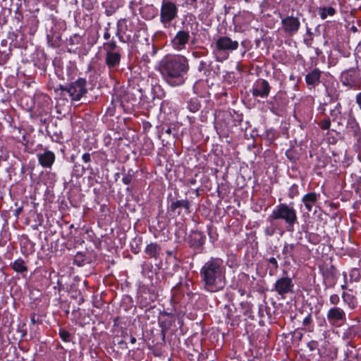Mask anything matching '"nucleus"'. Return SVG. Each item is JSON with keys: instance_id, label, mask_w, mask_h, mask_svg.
I'll use <instances>...</instances> for the list:
<instances>
[{"instance_id": "1", "label": "nucleus", "mask_w": 361, "mask_h": 361, "mask_svg": "<svg viewBox=\"0 0 361 361\" xmlns=\"http://www.w3.org/2000/svg\"><path fill=\"white\" fill-rule=\"evenodd\" d=\"M200 276L207 291L214 293L222 290L226 285L224 260L219 257H211L201 268Z\"/></svg>"}, {"instance_id": "2", "label": "nucleus", "mask_w": 361, "mask_h": 361, "mask_svg": "<svg viewBox=\"0 0 361 361\" xmlns=\"http://www.w3.org/2000/svg\"><path fill=\"white\" fill-rule=\"evenodd\" d=\"M188 70V59L180 54L166 57L161 61L159 66L164 79L172 87L184 83L185 75Z\"/></svg>"}, {"instance_id": "3", "label": "nucleus", "mask_w": 361, "mask_h": 361, "mask_svg": "<svg viewBox=\"0 0 361 361\" xmlns=\"http://www.w3.org/2000/svg\"><path fill=\"white\" fill-rule=\"evenodd\" d=\"M269 219H281L287 224L288 230L293 231V226L297 221V212L293 207V203L289 204L281 203L275 207L269 216Z\"/></svg>"}, {"instance_id": "4", "label": "nucleus", "mask_w": 361, "mask_h": 361, "mask_svg": "<svg viewBox=\"0 0 361 361\" xmlns=\"http://www.w3.org/2000/svg\"><path fill=\"white\" fill-rule=\"evenodd\" d=\"M238 47V41L227 36H220L216 39L213 54L217 61L222 62L228 59L230 53L237 50Z\"/></svg>"}, {"instance_id": "5", "label": "nucleus", "mask_w": 361, "mask_h": 361, "mask_svg": "<svg viewBox=\"0 0 361 361\" xmlns=\"http://www.w3.org/2000/svg\"><path fill=\"white\" fill-rule=\"evenodd\" d=\"M193 27L194 23L183 22L182 28L176 33L171 41V44L174 50L180 51L186 49L192 36L196 35L197 25L195 29Z\"/></svg>"}, {"instance_id": "6", "label": "nucleus", "mask_w": 361, "mask_h": 361, "mask_svg": "<svg viewBox=\"0 0 361 361\" xmlns=\"http://www.w3.org/2000/svg\"><path fill=\"white\" fill-rule=\"evenodd\" d=\"M105 51V64L111 71L117 70L121 60V52L115 40L111 39L103 44Z\"/></svg>"}, {"instance_id": "7", "label": "nucleus", "mask_w": 361, "mask_h": 361, "mask_svg": "<svg viewBox=\"0 0 361 361\" xmlns=\"http://www.w3.org/2000/svg\"><path fill=\"white\" fill-rule=\"evenodd\" d=\"M177 5L169 0H163L160 8V22L164 27H170L171 22L178 16Z\"/></svg>"}, {"instance_id": "8", "label": "nucleus", "mask_w": 361, "mask_h": 361, "mask_svg": "<svg viewBox=\"0 0 361 361\" xmlns=\"http://www.w3.org/2000/svg\"><path fill=\"white\" fill-rule=\"evenodd\" d=\"M87 81L85 79L79 78L75 82H71L66 87H61L62 91L68 93L73 101H80L81 98L87 93Z\"/></svg>"}, {"instance_id": "9", "label": "nucleus", "mask_w": 361, "mask_h": 361, "mask_svg": "<svg viewBox=\"0 0 361 361\" xmlns=\"http://www.w3.org/2000/svg\"><path fill=\"white\" fill-rule=\"evenodd\" d=\"M326 319L331 326L339 328L346 323L347 315L343 309L332 307L326 313Z\"/></svg>"}, {"instance_id": "10", "label": "nucleus", "mask_w": 361, "mask_h": 361, "mask_svg": "<svg viewBox=\"0 0 361 361\" xmlns=\"http://www.w3.org/2000/svg\"><path fill=\"white\" fill-rule=\"evenodd\" d=\"M300 21L298 17L293 15L281 18V29L288 36L295 35L300 27Z\"/></svg>"}, {"instance_id": "11", "label": "nucleus", "mask_w": 361, "mask_h": 361, "mask_svg": "<svg viewBox=\"0 0 361 361\" xmlns=\"http://www.w3.org/2000/svg\"><path fill=\"white\" fill-rule=\"evenodd\" d=\"M294 283L291 278L283 276L277 279L274 283V290L284 298V296L290 293H293Z\"/></svg>"}, {"instance_id": "12", "label": "nucleus", "mask_w": 361, "mask_h": 361, "mask_svg": "<svg viewBox=\"0 0 361 361\" xmlns=\"http://www.w3.org/2000/svg\"><path fill=\"white\" fill-rule=\"evenodd\" d=\"M359 69L356 68H350L341 73V81L345 86L352 87L355 86L359 79Z\"/></svg>"}, {"instance_id": "13", "label": "nucleus", "mask_w": 361, "mask_h": 361, "mask_svg": "<svg viewBox=\"0 0 361 361\" xmlns=\"http://www.w3.org/2000/svg\"><path fill=\"white\" fill-rule=\"evenodd\" d=\"M270 89L269 84L266 80H260L253 85L251 92L255 97L266 98L269 94Z\"/></svg>"}, {"instance_id": "14", "label": "nucleus", "mask_w": 361, "mask_h": 361, "mask_svg": "<svg viewBox=\"0 0 361 361\" xmlns=\"http://www.w3.org/2000/svg\"><path fill=\"white\" fill-rule=\"evenodd\" d=\"M37 157L39 164L44 168H51L56 159L55 154L50 150H45L42 153H38Z\"/></svg>"}, {"instance_id": "15", "label": "nucleus", "mask_w": 361, "mask_h": 361, "mask_svg": "<svg viewBox=\"0 0 361 361\" xmlns=\"http://www.w3.org/2000/svg\"><path fill=\"white\" fill-rule=\"evenodd\" d=\"M127 30L128 25L126 19H120L117 22V30L116 32V35L121 42L127 43L130 41L131 36L126 34Z\"/></svg>"}, {"instance_id": "16", "label": "nucleus", "mask_w": 361, "mask_h": 361, "mask_svg": "<svg viewBox=\"0 0 361 361\" xmlns=\"http://www.w3.org/2000/svg\"><path fill=\"white\" fill-rule=\"evenodd\" d=\"M326 92L331 102H336L339 99V85L336 81L329 82L326 86Z\"/></svg>"}, {"instance_id": "17", "label": "nucleus", "mask_w": 361, "mask_h": 361, "mask_svg": "<svg viewBox=\"0 0 361 361\" xmlns=\"http://www.w3.org/2000/svg\"><path fill=\"white\" fill-rule=\"evenodd\" d=\"M346 128L348 130L351 132L353 135V136L359 140L361 136V130L359 126L358 122L357 121L356 118L353 116L350 115L348 118L347 121V125Z\"/></svg>"}, {"instance_id": "18", "label": "nucleus", "mask_w": 361, "mask_h": 361, "mask_svg": "<svg viewBox=\"0 0 361 361\" xmlns=\"http://www.w3.org/2000/svg\"><path fill=\"white\" fill-rule=\"evenodd\" d=\"M206 240V236L200 231H193L190 235V243L194 248L202 247Z\"/></svg>"}, {"instance_id": "19", "label": "nucleus", "mask_w": 361, "mask_h": 361, "mask_svg": "<svg viewBox=\"0 0 361 361\" xmlns=\"http://www.w3.org/2000/svg\"><path fill=\"white\" fill-rule=\"evenodd\" d=\"M317 195L315 192H309L305 195L302 199L307 212H311L313 206L317 201Z\"/></svg>"}, {"instance_id": "20", "label": "nucleus", "mask_w": 361, "mask_h": 361, "mask_svg": "<svg viewBox=\"0 0 361 361\" xmlns=\"http://www.w3.org/2000/svg\"><path fill=\"white\" fill-rule=\"evenodd\" d=\"M321 77V71L315 68L305 76V81L308 85L315 86L319 84Z\"/></svg>"}, {"instance_id": "21", "label": "nucleus", "mask_w": 361, "mask_h": 361, "mask_svg": "<svg viewBox=\"0 0 361 361\" xmlns=\"http://www.w3.org/2000/svg\"><path fill=\"white\" fill-rule=\"evenodd\" d=\"M145 252L149 257L157 259L159 257L161 247L157 243H152L147 245Z\"/></svg>"}, {"instance_id": "22", "label": "nucleus", "mask_w": 361, "mask_h": 361, "mask_svg": "<svg viewBox=\"0 0 361 361\" xmlns=\"http://www.w3.org/2000/svg\"><path fill=\"white\" fill-rule=\"evenodd\" d=\"M341 298L343 302L348 307L349 309L354 310L356 308L357 305V301L355 295L347 292H343Z\"/></svg>"}, {"instance_id": "23", "label": "nucleus", "mask_w": 361, "mask_h": 361, "mask_svg": "<svg viewBox=\"0 0 361 361\" xmlns=\"http://www.w3.org/2000/svg\"><path fill=\"white\" fill-rule=\"evenodd\" d=\"M190 204L188 200H181L172 202L169 209L172 212H175L178 208H184L189 212Z\"/></svg>"}, {"instance_id": "24", "label": "nucleus", "mask_w": 361, "mask_h": 361, "mask_svg": "<svg viewBox=\"0 0 361 361\" xmlns=\"http://www.w3.org/2000/svg\"><path fill=\"white\" fill-rule=\"evenodd\" d=\"M12 268L15 271L20 274L26 273L27 271V267L26 266L25 261L21 258H18L13 262Z\"/></svg>"}, {"instance_id": "25", "label": "nucleus", "mask_w": 361, "mask_h": 361, "mask_svg": "<svg viewBox=\"0 0 361 361\" xmlns=\"http://www.w3.org/2000/svg\"><path fill=\"white\" fill-rule=\"evenodd\" d=\"M336 13V10L333 7H322L319 10V14L322 20L326 19L328 16H333Z\"/></svg>"}, {"instance_id": "26", "label": "nucleus", "mask_w": 361, "mask_h": 361, "mask_svg": "<svg viewBox=\"0 0 361 361\" xmlns=\"http://www.w3.org/2000/svg\"><path fill=\"white\" fill-rule=\"evenodd\" d=\"M329 117L333 121H336L341 114V105L337 102L335 106L330 109Z\"/></svg>"}, {"instance_id": "27", "label": "nucleus", "mask_w": 361, "mask_h": 361, "mask_svg": "<svg viewBox=\"0 0 361 361\" xmlns=\"http://www.w3.org/2000/svg\"><path fill=\"white\" fill-rule=\"evenodd\" d=\"M188 109L191 111V112H197L199 109H200V104L199 103V102L197 101V99H191L189 102H188Z\"/></svg>"}, {"instance_id": "28", "label": "nucleus", "mask_w": 361, "mask_h": 361, "mask_svg": "<svg viewBox=\"0 0 361 361\" xmlns=\"http://www.w3.org/2000/svg\"><path fill=\"white\" fill-rule=\"evenodd\" d=\"M340 297L338 294H332L329 297V303L333 307H338V304L340 302Z\"/></svg>"}, {"instance_id": "29", "label": "nucleus", "mask_w": 361, "mask_h": 361, "mask_svg": "<svg viewBox=\"0 0 361 361\" xmlns=\"http://www.w3.org/2000/svg\"><path fill=\"white\" fill-rule=\"evenodd\" d=\"M59 336L62 341H63L65 342L70 341L71 334L68 331L64 330V329H61L59 331Z\"/></svg>"}, {"instance_id": "30", "label": "nucleus", "mask_w": 361, "mask_h": 361, "mask_svg": "<svg viewBox=\"0 0 361 361\" xmlns=\"http://www.w3.org/2000/svg\"><path fill=\"white\" fill-rule=\"evenodd\" d=\"M319 126L322 130H329L331 127L330 118H326L322 120L319 123Z\"/></svg>"}, {"instance_id": "31", "label": "nucleus", "mask_w": 361, "mask_h": 361, "mask_svg": "<svg viewBox=\"0 0 361 361\" xmlns=\"http://www.w3.org/2000/svg\"><path fill=\"white\" fill-rule=\"evenodd\" d=\"M293 244H285L283 248V253L290 257H293L292 250H293Z\"/></svg>"}, {"instance_id": "32", "label": "nucleus", "mask_w": 361, "mask_h": 361, "mask_svg": "<svg viewBox=\"0 0 361 361\" xmlns=\"http://www.w3.org/2000/svg\"><path fill=\"white\" fill-rule=\"evenodd\" d=\"M326 104H320L319 106L317 108V111L319 114L325 116L326 115Z\"/></svg>"}, {"instance_id": "33", "label": "nucleus", "mask_w": 361, "mask_h": 361, "mask_svg": "<svg viewBox=\"0 0 361 361\" xmlns=\"http://www.w3.org/2000/svg\"><path fill=\"white\" fill-rule=\"evenodd\" d=\"M312 315L311 314H308L304 319H303V321H302V324L303 325L305 326H307L309 325L311 322H312Z\"/></svg>"}, {"instance_id": "34", "label": "nucleus", "mask_w": 361, "mask_h": 361, "mask_svg": "<svg viewBox=\"0 0 361 361\" xmlns=\"http://www.w3.org/2000/svg\"><path fill=\"white\" fill-rule=\"evenodd\" d=\"M269 262L272 265L273 268L276 270L278 269L279 265L277 260L275 257H271L268 259Z\"/></svg>"}, {"instance_id": "35", "label": "nucleus", "mask_w": 361, "mask_h": 361, "mask_svg": "<svg viewBox=\"0 0 361 361\" xmlns=\"http://www.w3.org/2000/svg\"><path fill=\"white\" fill-rule=\"evenodd\" d=\"M274 231H275V230L272 227H267L264 231L266 235L268 236L273 235L274 234Z\"/></svg>"}, {"instance_id": "36", "label": "nucleus", "mask_w": 361, "mask_h": 361, "mask_svg": "<svg viewBox=\"0 0 361 361\" xmlns=\"http://www.w3.org/2000/svg\"><path fill=\"white\" fill-rule=\"evenodd\" d=\"M355 102L359 109L361 110V92L357 93L355 96Z\"/></svg>"}, {"instance_id": "37", "label": "nucleus", "mask_w": 361, "mask_h": 361, "mask_svg": "<svg viewBox=\"0 0 361 361\" xmlns=\"http://www.w3.org/2000/svg\"><path fill=\"white\" fill-rule=\"evenodd\" d=\"M82 161L85 163H89L91 161V156L89 153H85L82 157Z\"/></svg>"}, {"instance_id": "38", "label": "nucleus", "mask_w": 361, "mask_h": 361, "mask_svg": "<svg viewBox=\"0 0 361 361\" xmlns=\"http://www.w3.org/2000/svg\"><path fill=\"white\" fill-rule=\"evenodd\" d=\"M131 180H132V178H131V176H129V175H128V176H123V178H122V181H123V183L124 184H126V185H128V184H130V182H131Z\"/></svg>"}, {"instance_id": "39", "label": "nucleus", "mask_w": 361, "mask_h": 361, "mask_svg": "<svg viewBox=\"0 0 361 361\" xmlns=\"http://www.w3.org/2000/svg\"><path fill=\"white\" fill-rule=\"evenodd\" d=\"M111 37V34L108 30V28L105 29V32L104 33V39L106 40H109Z\"/></svg>"}, {"instance_id": "40", "label": "nucleus", "mask_w": 361, "mask_h": 361, "mask_svg": "<svg viewBox=\"0 0 361 361\" xmlns=\"http://www.w3.org/2000/svg\"><path fill=\"white\" fill-rule=\"evenodd\" d=\"M355 274H357V276L356 277L355 280L358 281L359 280V273H358V271L357 269H355V270L352 271V272L350 274V276L353 277L354 276H355Z\"/></svg>"}, {"instance_id": "41", "label": "nucleus", "mask_w": 361, "mask_h": 361, "mask_svg": "<svg viewBox=\"0 0 361 361\" xmlns=\"http://www.w3.org/2000/svg\"><path fill=\"white\" fill-rule=\"evenodd\" d=\"M204 64H205V63H204V62H203V61H201V62H200V66H199V70H200V71H201V70H202V67H203V66H204Z\"/></svg>"}, {"instance_id": "42", "label": "nucleus", "mask_w": 361, "mask_h": 361, "mask_svg": "<svg viewBox=\"0 0 361 361\" xmlns=\"http://www.w3.org/2000/svg\"><path fill=\"white\" fill-rule=\"evenodd\" d=\"M164 322H161V326L162 328L167 329L169 326H167L166 324H164Z\"/></svg>"}, {"instance_id": "43", "label": "nucleus", "mask_w": 361, "mask_h": 361, "mask_svg": "<svg viewBox=\"0 0 361 361\" xmlns=\"http://www.w3.org/2000/svg\"><path fill=\"white\" fill-rule=\"evenodd\" d=\"M136 342V338H134V337H132L131 339H130V343H135Z\"/></svg>"}, {"instance_id": "44", "label": "nucleus", "mask_w": 361, "mask_h": 361, "mask_svg": "<svg viewBox=\"0 0 361 361\" xmlns=\"http://www.w3.org/2000/svg\"><path fill=\"white\" fill-rule=\"evenodd\" d=\"M31 322L32 324H35V316H33L32 318H31Z\"/></svg>"}, {"instance_id": "45", "label": "nucleus", "mask_w": 361, "mask_h": 361, "mask_svg": "<svg viewBox=\"0 0 361 361\" xmlns=\"http://www.w3.org/2000/svg\"><path fill=\"white\" fill-rule=\"evenodd\" d=\"M341 288H342L343 290L346 289V285H345V284L342 285V286H341Z\"/></svg>"}, {"instance_id": "46", "label": "nucleus", "mask_w": 361, "mask_h": 361, "mask_svg": "<svg viewBox=\"0 0 361 361\" xmlns=\"http://www.w3.org/2000/svg\"><path fill=\"white\" fill-rule=\"evenodd\" d=\"M20 211V209L16 210V214H18L19 212Z\"/></svg>"}]
</instances>
